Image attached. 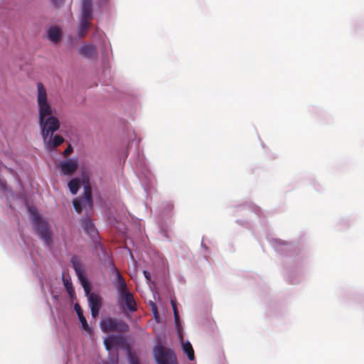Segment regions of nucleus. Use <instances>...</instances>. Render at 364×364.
Masks as SVG:
<instances>
[{"label": "nucleus", "instance_id": "nucleus-1", "mask_svg": "<svg viewBox=\"0 0 364 364\" xmlns=\"http://www.w3.org/2000/svg\"><path fill=\"white\" fill-rule=\"evenodd\" d=\"M267 241L274 252L284 259L283 268L286 281L293 285L299 284L304 267L308 262V252L296 240H284L269 237Z\"/></svg>", "mask_w": 364, "mask_h": 364}, {"label": "nucleus", "instance_id": "nucleus-2", "mask_svg": "<svg viewBox=\"0 0 364 364\" xmlns=\"http://www.w3.org/2000/svg\"><path fill=\"white\" fill-rule=\"evenodd\" d=\"M37 105L41 134L48 152H55L56 146L63 142V138L55 132L60 129V121L53 114V108L48 100L47 91L41 82L37 83Z\"/></svg>", "mask_w": 364, "mask_h": 364}, {"label": "nucleus", "instance_id": "nucleus-3", "mask_svg": "<svg viewBox=\"0 0 364 364\" xmlns=\"http://www.w3.org/2000/svg\"><path fill=\"white\" fill-rule=\"evenodd\" d=\"M25 206L32 225L33 232L43 241L45 246L51 247L53 245V232L49 221L39 213L34 205L26 203Z\"/></svg>", "mask_w": 364, "mask_h": 364}, {"label": "nucleus", "instance_id": "nucleus-4", "mask_svg": "<svg viewBox=\"0 0 364 364\" xmlns=\"http://www.w3.org/2000/svg\"><path fill=\"white\" fill-rule=\"evenodd\" d=\"M109 274L113 277L112 282L115 288L117 305L120 311L124 314H132L136 310V302L132 294L127 289L126 281L117 267L111 269Z\"/></svg>", "mask_w": 364, "mask_h": 364}, {"label": "nucleus", "instance_id": "nucleus-5", "mask_svg": "<svg viewBox=\"0 0 364 364\" xmlns=\"http://www.w3.org/2000/svg\"><path fill=\"white\" fill-rule=\"evenodd\" d=\"M134 161L138 171L137 176L140 183L146 196H149L154 191V176L144 153L139 150V147L136 150Z\"/></svg>", "mask_w": 364, "mask_h": 364}, {"label": "nucleus", "instance_id": "nucleus-6", "mask_svg": "<svg viewBox=\"0 0 364 364\" xmlns=\"http://www.w3.org/2000/svg\"><path fill=\"white\" fill-rule=\"evenodd\" d=\"M173 209V204L169 201L162 202L156 209V214L159 219L158 233L161 237V240L168 242H172V228L165 219L170 217Z\"/></svg>", "mask_w": 364, "mask_h": 364}, {"label": "nucleus", "instance_id": "nucleus-7", "mask_svg": "<svg viewBox=\"0 0 364 364\" xmlns=\"http://www.w3.org/2000/svg\"><path fill=\"white\" fill-rule=\"evenodd\" d=\"M118 128L124 134L126 144L119 151V158L120 162L124 164L129 156V147L132 141L136 140L135 132L130 127L127 119L119 118L118 120Z\"/></svg>", "mask_w": 364, "mask_h": 364}, {"label": "nucleus", "instance_id": "nucleus-8", "mask_svg": "<svg viewBox=\"0 0 364 364\" xmlns=\"http://www.w3.org/2000/svg\"><path fill=\"white\" fill-rule=\"evenodd\" d=\"M152 355L156 364H178L173 348H166L161 342L155 343L152 349Z\"/></svg>", "mask_w": 364, "mask_h": 364}, {"label": "nucleus", "instance_id": "nucleus-9", "mask_svg": "<svg viewBox=\"0 0 364 364\" xmlns=\"http://www.w3.org/2000/svg\"><path fill=\"white\" fill-rule=\"evenodd\" d=\"M70 262L75 272L80 284L85 291V294H87V290L90 289L92 286V282L86 274L84 264L77 255H73L71 256Z\"/></svg>", "mask_w": 364, "mask_h": 364}, {"label": "nucleus", "instance_id": "nucleus-10", "mask_svg": "<svg viewBox=\"0 0 364 364\" xmlns=\"http://www.w3.org/2000/svg\"><path fill=\"white\" fill-rule=\"evenodd\" d=\"M100 327L102 332L107 331L127 332L129 330V326L126 321L112 316L102 318L100 321Z\"/></svg>", "mask_w": 364, "mask_h": 364}, {"label": "nucleus", "instance_id": "nucleus-11", "mask_svg": "<svg viewBox=\"0 0 364 364\" xmlns=\"http://www.w3.org/2000/svg\"><path fill=\"white\" fill-rule=\"evenodd\" d=\"M73 206L77 213L90 208L92 205V197L90 186H84L82 193L73 200Z\"/></svg>", "mask_w": 364, "mask_h": 364}, {"label": "nucleus", "instance_id": "nucleus-12", "mask_svg": "<svg viewBox=\"0 0 364 364\" xmlns=\"http://www.w3.org/2000/svg\"><path fill=\"white\" fill-rule=\"evenodd\" d=\"M90 176L85 170H82L79 176H73L68 182V187L70 193L76 195L81 187L89 186Z\"/></svg>", "mask_w": 364, "mask_h": 364}, {"label": "nucleus", "instance_id": "nucleus-13", "mask_svg": "<svg viewBox=\"0 0 364 364\" xmlns=\"http://www.w3.org/2000/svg\"><path fill=\"white\" fill-rule=\"evenodd\" d=\"M117 95L122 104L127 107L124 110L127 116L132 118L134 114L137 102L136 97L134 94L127 92H120Z\"/></svg>", "mask_w": 364, "mask_h": 364}, {"label": "nucleus", "instance_id": "nucleus-14", "mask_svg": "<svg viewBox=\"0 0 364 364\" xmlns=\"http://www.w3.org/2000/svg\"><path fill=\"white\" fill-rule=\"evenodd\" d=\"M44 37L50 43L56 44L63 38L64 31L61 26L50 24L45 29Z\"/></svg>", "mask_w": 364, "mask_h": 364}, {"label": "nucleus", "instance_id": "nucleus-15", "mask_svg": "<svg viewBox=\"0 0 364 364\" xmlns=\"http://www.w3.org/2000/svg\"><path fill=\"white\" fill-rule=\"evenodd\" d=\"M237 213H245L247 215H250L257 217L259 219V222L262 224L264 221L262 220L263 212L260 207L251 203H246L244 204H241L237 207Z\"/></svg>", "mask_w": 364, "mask_h": 364}, {"label": "nucleus", "instance_id": "nucleus-16", "mask_svg": "<svg viewBox=\"0 0 364 364\" xmlns=\"http://www.w3.org/2000/svg\"><path fill=\"white\" fill-rule=\"evenodd\" d=\"M80 223L85 234L88 236L90 239L100 235L99 231L89 213H85L81 218Z\"/></svg>", "mask_w": 364, "mask_h": 364}, {"label": "nucleus", "instance_id": "nucleus-17", "mask_svg": "<svg viewBox=\"0 0 364 364\" xmlns=\"http://www.w3.org/2000/svg\"><path fill=\"white\" fill-rule=\"evenodd\" d=\"M60 175L70 177L73 169L78 166L79 160L77 157H69L59 163Z\"/></svg>", "mask_w": 364, "mask_h": 364}, {"label": "nucleus", "instance_id": "nucleus-18", "mask_svg": "<svg viewBox=\"0 0 364 364\" xmlns=\"http://www.w3.org/2000/svg\"><path fill=\"white\" fill-rule=\"evenodd\" d=\"M79 53L84 58H94L97 55V47L93 43H83L79 48Z\"/></svg>", "mask_w": 364, "mask_h": 364}, {"label": "nucleus", "instance_id": "nucleus-19", "mask_svg": "<svg viewBox=\"0 0 364 364\" xmlns=\"http://www.w3.org/2000/svg\"><path fill=\"white\" fill-rule=\"evenodd\" d=\"M94 0H82L80 5V17L90 18L93 16Z\"/></svg>", "mask_w": 364, "mask_h": 364}, {"label": "nucleus", "instance_id": "nucleus-20", "mask_svg": "<svg viewBox=\"0 0 364 364\" xmlns=\"http://www.w3.org/2000/svg\"><path fill=\"white\" fill-rule=\"evenodd\" d=\"M171 304L173 311V315H174L175 328H176V333H177L179 340H181L183 336V328L182 326V323L180 321L178 315V310H177V307H176V301L171 299Z\"/></svg>", "mask_w": 364, "mask_h": 364}, {"label": "nucleus", "instance_id": "nucleus-21", "mask_svg": "<svg viewBox=\"0 0 364 364\" xmlns=\"http://www.w3.org/2000/svg\"><path fill=\"white\" fill-rule=\"evenodd\" d=\"M180 342L181 350L183 353L187 356V358L190 361H195L196 357L191 343L188 340L183 341L182 339L180 340Z\"/></svg>", "mask_w": 364, "mask_h": 364}, {"label": "nucleus", "instance_id": "nucleus-22", "mask_svg": "<svg viewBox=\"0 0 364 364\" xmlns=\"http://www.w3.org/2000/svg\"><path fill=\"white\" fill-rule=\"evenodd\" d=\"M114 336L115 333L108 334L103 340L105 348L109 353V355L111 352L117 348L116 337Z\"/></svg>", "mask_w": 364, "mask_h": 364}, {"label": "nucleus", "instance_id": "nucleus-23", "mask_svg": "<svg viewBox=\"0 0 364 364\" xmlns=\"http://www.w3.org/2000/svg\"><path fill=\"white\" fill-rule=\"evenodd\" d=\"M18 3V0H0V9L4 10V13L9 15Z\"/></svg>", "mask_w": 364, "mask_h": 364}, {"label": "nucleus", "instance_id": "nucleus-24", "mask_svg": "<svg viewBox=\"0 0 364 364\" xmlns=\"http://www.w3.org/2000/svg\"><path fill=\"white\" fill-rule=\"evenodd\" d=\"M92 250L95 255H100V252L103 250L105 247L102 245L100 236L97 235L90 238Z\"/></svg>", "mask_w": 364, "mask_h": 364}, {"label": "nucleus", "instance_id": "nucleus-25", "mask_svg": "<svg viewBox=\"0 0 364 364\" xmlns=\"http://www.w3.org/2000/svg\"><path fill=\"white\" fill-rule=\"evenodd\" d=\"M89 18L80 17L79 23L77 28V34L79 37H82L85 35L88 25H89Z\"/></svg>", "mask_w": 364, "mask_h": 364}, {"label": "nucleus", "instance_id": "nucleus-26", "mask_svg": "<svg viewBox=\"0 0 364 364\" xmlns=\"http://www.w3.org/2000/svg\"><path fill=\"white\" fill-rule=\"evenodd\" d=\"M89 290H90V289L87 290V293L85 294V295L87 296V302H88L89 307L90 308V310L92 312V316L94 317L95 316L94 308L97 307L98 303H99V299H98L97 296L94 294L87 295L89 294Z\"/></svg>", "mask_w": 364, "mask_h": 364}, {"label": "nucleus", "instance_id": "nucleus-27", "mask_svg": "<svg viewBox=\"0 0 364 364\" xmlns=\"http://www.w3.org/2000/svg\"><path fill=\"white\" fill-rule=\"evenodd\" d=\"M79 322L80 323V328L82 331L88 335H91L93 333L92 328L88 324L87 319L84 315L79 316Z\"/></svg>", "mask_w": 364, "mask_h": 364}, {"label": "nucleus", "instance_id": "nucleus-28", "mask_svg": "<svg viewBox=\"0 0 364 364\" xmlns=\"http://www.w3.org/2000/svg\"><path fill=\"white\" fill-rule=\"evenodd\" d=\"M61 281L64 287L70 294L74 291V287L70 275H65L63 274L61 277Z\"/></svg>", "mask_w": 364, "mask_h": 364}, {"label": "nucleus", "instance_id": "nucleus-29", "mask_svg": "<svg viewBox=\"0 0 364 364\" xmlns=\"http://www.w3.org/2000/svg\"><path fill=\"white\" fill-rule=\"evenodd\" d=\"M95 6L101 11H107L110 9L111 0H94Z\"/></svg>", "mask_w": 364, "mask_h": 364}, {"label": "nucleus", "instance_id": "nucleus-30", "mask_svg": "<svg viewBox=\"0 0 364 364\" xmlns=\"http://www.w3.org/2000/svg\"><path fill=\"white\" fill-rule=\"evenodd\" d=\"M116 337V345L117 347L118 345H127L128 343V339L126 335L123 333H115Z\"/></svg>", "mask_w": 364, "mask_h": 364}, {"label": "nucleus", "instance_id": "nucleus-31", "mask_svg": "<svg viewBox=\"0 0 364 364\" xmlns=\"http://www.w3.org/2000/svg\"><path fill=\"white\" fill-rule=\"evenodd\" d=\"M99 41L100 43V49L102 53L103 56L105 57L108 55V46L106 43L105 39L102 36L99 37Z\"/></svg>", "mask_w": 364, "mask_h": 364}, {"label": "nucleus", "instance_id": "nucleus-32", "mask_svg": "<svg viewBox=\"0 0 364 364\" xmlns=\"http://www.w3.org/2000/svg\"><path fill=\"white\" fill-rule=\"evenodd\" d=\"M101 264L108 268L109 272L111 271V269H114L117 267L113 261L112 257L109 259H106L104 262H102Z\"/></svg>", "mask_w": 364, "mask_h": 364}, {"label": "nucleus", "instance_id": "nucleus-33", "mask_svg": "<svg viewBox=\"0 0 364 364\" xmlns=\"http://www.w3.org/2000/svg\"><path fill=\"white\" fill-rule=\"evenodd\" d=\"M99 259L100 264L102 262H104L106 259H109L112 257V255L106 250L105 248L103 250L100 252V255H95Z\"/></svg>", "mask_w": 364, "mask_h": 364}, {"label": "nucleus", "instance_id": "nucleus-34", "mask_svg": "<svg viewBox=\"0 0 364 364\" xmlns=\"http://www.w3.org/2000/svg\"><path fill=\"white\" fill-rule=\"evenodd\" d=\"M126 359L128 364H139L137 358L130 351L127 353Z\"/></svg>", "mask_w": 364, "mask_h": 364}, {"label": "nucleus", "instance_id": "nucleus-35", "mask_svg": "<svg viewBox=\"0 0 364 364\" xmlns=\"http://www.w3.org/2000/svg\"><path fill=\"white\" fill-rule=\"evenodd\" d=\"M353 302L359 303L362 310L364 312V302H363V296L361 295H355L350 298Z\"/></svg>", "mask_w": 364, "mask_h": 364}, {"label": "nucleus", "instance_id": "nucleus-36", "mask_svg": "<svg viewBox=\"0 0 364 364\" xmlns=\"http://www.w3.org/2000/svg\"><path fill=\"white\" fill-rule=\"evenodd\" d=\"M65 0H49L51 6L55 9H58L62 6Z\"/></svg>", "mask_w": 364, "mask_h": 364}, {"label": "nucleus", "instance_id": "nucleus-37", "mask_svg": "<svg viewBox=\"0 0 364 364\" xmlns=\"http://www.w3.org/2000/svg\"><path fill=\"white\" fill-rule=\"evenodd\" d=\"M235 223L241 226L246 228H249L252 227L250 223L247 220L237 219L235 220Z\"/></svg>", "mask_w": 364, "mask_h": 364}, {"label": "nucleus", "instance_id": "nucleus-38", "mask_svg": "<svg viewBox=\"0 0 364 364\" xmlns=\"http://www.w3.org/2000/svg\"><path fill=\"white\" fill-rule=\"evenodd\" d=\"M74 309L77 314V318H79V316H81L83 315L82 310L79 304H75L74 306Z\"/></svg>", "mask_w": 364, "mask_h": 364}, {"label": "nucleus", "instance_id": "nucleus-39", "mask_svg": "<svg viewBox=\"0 0 364 364\" xmlns=\"http://www.w3.org/2000/svg\"><path fill=\"white\" fill-rule=\"evenodd\" d=\"M143 275L144 278L146 279L147 282H149L151 279V273L149 270L144 269L143 270Z\"/></svg>", "mask_w": 364, "mask_h": 364}, {"label": "nucleus", "instance_id": "nucleus-40", "mask_svg": "<svg viewBox=\"0 0 364 364\" xmlns=\"http://www.w3.org/2000/svg\"><path fill=\"white\" fill-rule=\"evenodd\" d=\"M149 306H151V311H152L153 314H155L156 312V310H157V307H156V304L154 301H149Z\"/></svg>", "mask_w": 364, "mask_h": 364}, {"label": "nucleus", "instance_id": "nucleus-41", "mask_svg": "<svg viewBox=\"0 0 364 364\" xmlns=\"http://www.w3.org/2000/svg\"><path fill=\"white\" fill-rule=\"evenodd\" d=\"M102 364H114V361L112 358L109 357L107 360H104Z\"/></svg>", "mask_w": 364, "mask_h": 364}, {"label": "nucleus", "instance_id": "nucleus-42", "mask_svg": "<svg viewBox=\"0 0 364 364\" xmlns=\"http://www.w3.org/2000/svg\"><path fill=\"white\" fill-rule=\"evenodd\" d=\"M200 247L204 249L205 251L208 250V247L203 242V241L202 240L201 242H200Z\"/></svg>", "mask_w": 364, "mask_h": 364}, {"label": "nucleus", "instance_id": "nucleus-43", "mask_svg": "<svg viewBox=\"0 0 364 364\" xmlns=\"http://www.w3.org/2000/svg\"><path fill=\"white\" fill-rule=\"evenodd\" d=\"M59 320L63 323V324L65 326V327H66V323H65V321L64 318L59 317Z\"/></svg>", "mask_w": 364, "mask_h": 364}, {"label": "nucleus", "instance_id": "nucleus-44", "mask_svg": "<svg viewBox=\"0 0 364 364\" xmlns=\"http://www.w3.org/2000/svg\"><path fill=\"white\" fill-rule=\"evenodd\" d=\"M70 150H73V148L71 146H69L68 149L65 151V153H68Z\"/></svg>", "mask_w": 364, "mask_h": 364}, {"label": "nucleus", "instance_id": "nucleus-45", "mask_svg": "<svg viewBox=\"0 0 364 364\" xmlns=\"http://www.w3.org/2000/svg\"><path fill=\"white\" fill-rule=\"evenodd\" d=\"M69 362H70V358L68 356L67 358H66V360H65V364H69Z\"/></svg>", "mask_w": 364, "mask_h": 364}, {"label": "nucleus", "instance_id": "nucleus-46", "mask_svg": "<svg viewBox=\"0 0 364 364\" xmlns=\"http://www.w3.org/2000/svg\"><path fill=\"white\" fill-rule=\"evenodd\" d=\"M53 319H54V321H55V324H57V320H56V318L55 316H53Z\"/></svg>", "mask_w": 364, "mask_h": 364}, {"label": "nucleus", "instance_id": "nucleus-47", "mask_svg": "<svg viewBox=\"0 0 364 364\" xmlns=\"http://www.w3.org/2000/svg\"><path fill=\"white\" fill-rule=\"evenodd\" d=\"M64 354H65V349L63 348ZM66 356V355H65Z\"/></svg>", "mask_w": 364, "mask_h": 364}]
</instances>
